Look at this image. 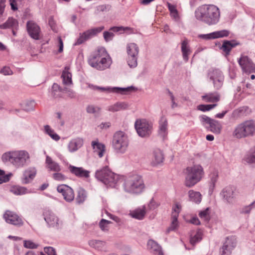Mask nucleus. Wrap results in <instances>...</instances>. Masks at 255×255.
<instances>
[{
    "label": "nucleus",
    "mask_w": 255,
    "mask_h": 255,
    "mask_svg": "<svg viewBox=\"0 0 255 255\" xmlns=\"http://www.w3.org/2000/svg\"><path fill=\"white\" fill-rule=\"evenodd\" d=\"M88 63L92 67L103 71L108 69L112 64V59L103 47H98L88 58Z\"/></svg>",
    "instance_id": "obj_1"
},
{
    "label": "nucleus",
    "mask_w": 255,
    "mask_h": 255,
    "mask_svg": "<svg viewBox=\"0 0 255 255\" xmlns=\"http://www.w3.org/2000/svg\"><path fill=\"white\" fill-rule=\"evenodd\" d=\"M196 18L208 25L216 24L220 19L219 8L213 4L203 5L198 7L195 11Z\"/></svg>",
    "instance_id": "obj_2"
},
{
    "label": "nucleus",
    "mask_w": 255,
    "mask_h": 255,
    "mask_svg": "<svg viewBox=\"0 0 255 255\" xmlns=\"http://www.w3.org/2000/svg\"><path fill=\"white\" fill-rule=\"evenodd\" d=\"M184 173V185L188 188L194 187L202 179L204 175L203 168L199 164L186 167Z\"/></svg>",
    "instance_id": "obj_3"
},
{
    "label": "nucleus",
    "mask_w": 255,
    "mask_h": 255,
    "mask_svg": "<svg viewBox=\"0 0 255 255\" xmlns=\"http://www.w3.org/2000/svg\"><path fill=\"white\" fill-rule=\"evenodd\" d=\"M1 158L3 161H9L15 167L20 168L27 165L30 156L25 150H15L4 153Z\"/></svg>",
    "instance_id": "obj_4"
},
{
    "label": "nucleus",
    "mask_w": 255,
    "mask_h": 255,
    "mask_svg": "<svg viewBox=\"0 0 255 255\" xmlns=\"http://www.w3.org/2000/svg\"><path fill=\"white\" fill-rule=\"evenodd\" d=\"M123 186L126 192L138 194L144 188V184L140 175L131 173L126 177Z\"/></svg>",
    "instance_id": "obj_5"
},
{
    "label": "nucleus",
    "mask_w": 255,
    "mask_h": 255,
    "mask_svg": "<svg viewBox=\"0 0 255 255\" xmlns=\"http://www.w3.org/2000/svg\"><path fill=\"white\" fill-rule=\"evenodd\" d=\"M95 176L98 180L111 187H116L120 179V176L112 172L107 166L97 170Z\"/></svg>",
    "instance_id": "obj_6"
},
{
    "label": "nucleus",
    "mask_w": 255,
    "mask_h": 255,
    "mask_svg": "<svg viewBox=\"0 0 255 255\" xmlns=\"http://www.w3.org/2000/svg\"><path fill=\"white\" fill-rule=\"evenodd\" d=\"M129 145L128 135L122 131H116L113 135L112 146L115 152L124 154L126 152Z\"/></svg>",
    "instance_id": "obj_7"
},
{
    "label": "nucleus",
    "mask_w": 255,
    "mask_h": 255,
    "mask_svg": "<svg viewBox=\"0 0 255 255\" xmlns=\"http://www.w3.org/2000/svg\"><path fill=\"white\" fill-rule=\"evenodd\" d=\"M134 126L138 134L141 137H147L151 133L152 126L145 119L137 120Z\"/></svg>",
    "instance_id": "obj_8"
},
{
    "label": "nucleus",
    "mask_w": 255,
    "mask_h": 255,
    "mask_svg": "<svg viewBox=\"0 0 255 255\" xmlns=\"http://www.w3.org/2000/svg\"><path fill=\"white\" fill-rule=\"evenodd\" d=\"M238 62L243 72L255 73V64L247 55L242 54Z\"/></svg>",
    "instance_id": "obj_9"
},
{
    "label": "nucleus",
    "mask_w": 255,
    "mask_h": 255,
    "mask_svg": "<svg viewBox=\"0 0 255 255\" xmlns=\"http://www.w3.org/2000/svg\"><path fill=\"white\" fill-rule=\"evenodd\" d=\"M104 28L105 27L104 26H101L97 27H94L89 29L82 33H80L79 37L77 39L74 45H79L82 44L85 41L97 35L104 29Z\"/></svg>",
    "instance_id": "obj_10"
},
{
    "label": "nucleus",
    "mask_w": 255,
    "mask_h": 255,
    "mask_svg": "<svg viewBox=\"0 0 255 255\" xmlns=\"http://www.w3.org/2000/svg\"><path fill=\"white\" fill-rule=\"evenodd\" d=\"M104 28L105 27L104 26H101L97 27H94L89 29L82 33H80L79 37L77 39L74 45H79L82 44L85 41L97 35L104 29Z\"/></svg>",
    "instance_id": "obj_11"
},
{
    "label": "nucleus",
    "mask_w": 255,
    "mask_h": 255,
    "mask_svg": "<svg viewBox=\"0 0 255 255\" xmlns=\"http://www.w3.org/2000/svg\"><path fill=\"white\" fill-rule=\"evenodd\" d=\"M208 76L213 81L214 87L220 89L223 83L224 76L221 71L218 69H212L209 71Z\"/></svg>",
    "instance_id": "obj_12"
},
{
    "label": "nucleus",
    "mask_w": 255,
    "mask_h": 255,
    "mask_svg": "<svg viewBox=\"0 0 255 255\" xmlns=\"http://www.w3.org/2000/svg\"><path fill=\"white\" fill-rule=\"evenodd\" d=\"M220 195L225 202L233 204L236 199V190L231 186L226 187L221 191Z\"/></svg>",
    "instance_id": "obj_13"
},
{
    "label": "nucleus",
    "mask_w": 255,
    "mask_h": 255,
    "mask_svg": "<svg viewBox=\"0 0 255 255\" xmlns=\"http://www.w3.org/2000/svg\"><path fill=\"white\" fill-rule=\"evenodd\" d=\"M44 219L49 227L58 228L60 224L59 218L56 215L49 210L43 213Z\"/></svg>",
    "instance_id": "obj_14"
},
{
    "label": "nucleus",
    "mask_w": 255,
    "mask_h": 255,
    "mask_svg": "<svg viewBox=\"0 0 255 255\" xmlns=\"http://www.w3.org/2000/svg\"><path fill=\"white\" fill-rule=\"evenodd\" d=\"M57 190L62 195L63 198L66 201L70 202L74 200V191L68 185L65 184L60 185L57 186Z\"/></svg>",
    "instance_id": "obj_15"
},
{
    "label": "nucleus",
    "mask_w": 255,
    "mask_h": 255,
    "mask_svg": "<svg viewBox=\"0 0 255 255\" xmlns=\"http://www.w3.org/2000/svg\"><path fill=\"white\" fill-rule=\"evenodd\" d=\"M6 222L13 225L20 226L23 225L21 219L15 213L6 211L3 215Z\"/></svg>",
    "instance_id": "obj_16"
},
{
    "label": "nucleus",
    "mask_w": 255,
    "mask_h": 255,
    "mask_svg": "<svg viewBox=\"0 0 255 255\" xmlns=\"http://www.w3.org/2000/svg\"><path fill=\"white\" fill-rule=\"evenodd\" d=\"M27 30L31 38L35 40L40 39V28L35 23L31 21L27 22Z\"/></svg>",
    "instance_id": "obj_17"
},
{
    "label": "nucleus",
    "mask_w": 255,
    "mask_h": 255,
    "mask_svg": "<svg viewBox=\"0 0 255 255\" xmlns=\"http://www.w3.org/2000/svg\"><path fill=\"white\" fill-rule=\"evenodd\" d=\"M235 246V240L232 238H227L225 243L221 249V255H230Z\"/></svg>",
    "instance_id": "obj_18"
},
{
    "label": "nucleus",
    "mask_w": 255,
    "mask_h": 255,
    "mask_svg": "<svg viewBox=\"0 0 255 255\" xmlns=\"http://www.w3.org/2000/svg\"><path fill=\"white\" fill-rule=\"evenodd\" d=\"M158 133L163 139L165 138L168 134V122L164 116H162L159 121Z\"/></svg>",
    "instance_id": "obj_19"
},
{
    "label": "nucleus",
    "mask_w": 255,
    "mask_h": 255,
    "mask_svg": "<svg viewBox=\"0 0 255 255\" xmlns=\"http://www.w3.org/2000/svg\"><path fill=\"white\" fill-rule=\"evenodd\" d=\"M68 169L71 173L79 178H88L90 176V172L84 169L83 167H78L70 165Z\"/></svg>",
    "instance_id": "obj_20"
},
{
    "label": "nucleus",
    "mask_w": 255,
    "mask_h": 255,
    "mask_svg": "<svg viewBox=\"0 0 255 255\" xmlns=\"http://www.w3.org/2000/svg\"><path fill=\"white\" fill-rule=\"evenodd\" d=\"M89 87L93 90H99L103 92H116L123 93L124 92L129 91L130 89L133 88V87H128L127 88H118L115 87L112 89L110 88H105L100 87L97 86H94L93 85H89Z\"/></svg>",
    "instance_id": "obj_21"
},
{
    "label": "nucleus",
    "mask_w": 255,
    "mask_h": 255,
    "mask_svg": "<svg viewBox=\"0 0 255 255\" xmlns=\"http://www.w3.org/2000/svg\"><path fill=\"white\" fill-rule=\"evenodd\" d=\"M240 124L243 127V132L246 137L255 134V124L253 121H246Z\"/></svg>",
    "instance_id": "obj_22"
},
{
    "label": "nucleus",
    "mask_w": 255,
    "mask_h": 255,
    "mask_svg": "<svg viewBox=\"0 0 255 255\" xmlns=\"http://www.w3.org/2000/svg\"><path fill=\"white\" fill-rule=\"evenodd\" d=\"M240 44V43L239 42L235 40H224L223 42L222 46L220 48V49L225 52V56H227L230 54V53L232 48L238 45H239Z\"/></svg>",
    "instance_id": "obj_23"
},
{
    "label": "nucleus",
    "mask_w": 255,
    "mask_h": 255,
    "mask_svg": "<svg viewBox=\"0 0 255 255\" xmlns=\"http://www.w3.org/2000/svg\"><path fill=\"white\" fill-rule=\"evenodd\" d=\"M128 29V27H124L123 26L112 27L109 29V30L111 31H106L104 32V33H103L104 38L106 42H109L110 41H111L114 36V34L113 32H120L121 31H125Z\"/></svg>",
    "instance_id": "obj_24"
},
{
    "label": "nucleus",
    "mask_w": 255,
    "mask_h": 255,
    "mask_svg": "<svg viewBox=\"0 0 255 255\" xmlns=\"http://www.w3.org/2000/svg\"><path fill=\"white\" fill-rule=\"evenodd\" d=\"M146 213L145 206L138 207L129 211V215L132 218L139 220H143Z\"/></svg>",
    "instance_id": "obj_25"
},
{
    "label": "nucleus",
    "mask_w": 255,
    "mask_h": 255,
    "mask_svg": "<svg viewBox=\"0 0 255 255\" xmlns=\"http://www.w3.org/2000/svg\"><path fill=\"white\" fill-rule=\"evenodd\" d=\"M181 50L183 60L187 62L189 59V55L191 53L192 51L189 44V40L186 38H184L181 41Z\"/></svg>",
    "instance_id": "obj_26"
},
{
    "label": "nucleus",
    "mask_w": 255,
    "mask_h": 255,
    "mask_svg": "<svg viewBox=\"0 0 255 255\" xmlns=\"http://www.w3.org/2000/svg\"><path fill=\"white\" fill-rule=\"evenodd\" d=\"M147 247L150 252L154 255H163L161 247L154 241L150 240L147 243Z\"/></svg>",
    "instance_id": "obj_27"
},
{
    "label": "nucleus",
    "mask_w": 255,
    "mask_h": 255,
    "mask_svg": "<svg viewBox=\"0 0 255 255\" xmlns=\"http://www.w3.org/2000/svg\"><path fill=\"white\" fill-rule=\"evenodd\" d=\"M83 140L81 138H77L71 140L68 143V150L71 152L77 151L82 146Z\"/></svg>",
    "instance_id": "obj_28"
},
{
    "label": "nucleus",
    "mask_w": 255,
    "mask_h": 255,
    "mask_svg": "<svg viewBox=\"0 0 255 255\" xmlns=\"http://www.w3.org/2000/svg\"><path fill=\"white\" fill-rule=\"evenodd\" d=\"M18 26L17 20L12 17H9L4 23L0 25V29H15L17 28Z\"/></svg>",
    "instance_id": "obj_29"
},
{
    "label": "nucleus",
    "mask_w": 255,
    "mask_h": 255,
    "mask_svg": "<svg viewBox=\"0 0 255 255\" xmlns=\"http://www.w3.org/2000/svg\"><path fill=\"white\" fill-rule=\"evenodd\" d=\"M164 160L163 154L161 150L155 149L152 154V164L154 166L157 165L163 162Z\"/></svg>",
    "instance_id": "obj_30"
},
{
    "label": "nucleus",
    "mask_w": 255,
    "mask_h": 255,
    "mask_svg": "<svg viewBox=\"0 0 255 255\" xmlns=\"http://www.w3.org/2000/svg\"><path fill=\"white\" fill-rule=\"evenodd\" d=\"M45 163L46 168L49 170L55 172L61 171V167L59 164L54 161L48 155H47L46 157Z\"/></svg>",
    "instance_id": "obj_31"
},
{
    "label": "nucleus",
    "mask_w": 255,
    "mask_h": 255,
    "mask_svg": "<svg viewBox=\"0 0 255 255\" xmlns=\"http://www.w3.org/2000/svg\"><path fill=\"white\" fill-rule=\"evenodd\" d=\"M92 146L94 149V152L97 154L99 157H102L104 155L105 151V146L104 144L99 142L98 141H93Z\"/></svg>",
    "instance_id": "obj_32"
},
{
    "label": "nucleus",
    "mask_w": 255,
    "mask_h": 255,
    "mask_svg": "<svg viewBox=\"0 0 255 255\" xmlns=\"http://www.w3.org/2000/svg\"><path fill=\"white\" fill-rule=\"evenodd\" d=\"M36 173V171L34 168L26 170L23 173V177L22 179V183L27 184L30 182L34 178Z\"/></svg>",
    "instance_id": "obj_33"
},
{
    "label": "nucleus",
    "mask_w": 255,
    "mask_h": 255,
    "mask_svg": "<svg viewBox=\"0 0 255 255\" xmlns=\"http://www.w3.org/2000/svg\"><path fill=\"white\" fill-rule=\"evenodd\" d=\"M206 128L213 133L219 134L221 132L222 125L219 121L213 120L210 126L206 127Z\"/></svg>",
    "instance_id": "obj_34"
},
{
    "label": "nucleus",
    "mask_w": 255,
    "mask_h": 255,
    "mask_svg": "<svg viewBox=\"0 0 255 255\" xmlns=\"http://www.w3.org/2000/svg\"><path fill=\"white\" fill-rule=\"evenodd\" d=\"M89 245L91 247L99 251H106L107 250L106 243L102 241L97 240H90L89 242Z\"/></svg>",
    "instance_id": "obj_35"
},
{
    "label": "nucleus",
    "mask_w": 255,
    "mask_h": 255,
    "mask_svg": "<svg viewBox=\"0 0 255 255\" xmlns=\"http://www.w3.org/2000/svg\"><path fill=\"white\" fill-rule=\"evenodd\" d=\"M202 99L206 102H217L220 99V96L217 92L209 93L203 95Z\"/></svg>",
    "instance_id": "obj_36"
},
{
    "label": "nucleus",
    "mask_w": 255,
    "mask_h": 255,
    "mask_svg": "<svg viewBox=\"0 0 255 255\" xmlns=\"http://www.w3.org/2000/svg\"><path fill=\"white\" fill-rule=\"evenodd\" d=\"M127 55L138 56L139 48L135 43H128L126 46Z\"/></svg>",
    "instance_id": "obj_37"
},
{
    "label": "nucleus",
    "mask_w": 255,
    "mask_h": 255,
    "mask_svg": "<svg viewBox=\"0 0 255 255\" xmlns=\"http://www.w3.org/2000/svg\"><path fill=\"white\" fill-rule=\"evenodd\" d=\"M128 105L125 102H117L115 104L110 106L108 110L110 112H116L121 110H126L128 108Z\"/></svg>",
    "instance_id": "obj_38"
},
{
    "label": "nucleus",
    "mask_w": 255,
    "mask_h": 255,
    "mask_svg": "<svg viewBox=\"0 0 255 255\" xmlns=\"http://www.w3.org/2000/svg\"><path fill=\"white\" fill-rule=\"evenodd\" d=\"M188 196L191 201L199 204L202 200V195L199 192L190 190L188 191Z\"/></svg>",
    "instance_id": "obj_39"
},
{
    "label": "nucleus",
    "mask_w": 255,
    "mask_h": 255,
    "mask_svg": "<svg viewBox=\"0 0 255 255\" xmlns=\"http://www.w3.org/2000/svg\"><path fill=\"white\" fill-rule=\"evenodd\" d=\"M232 135L234 138L238 139L246 137L243 132V127L241 124H239L235 128Z\"/></svg>",
    "instance_id": "obj_40"
},
{
    "label": "nucleus",
    "mask_w": 255,
    "mask_h": 255,
    "mask_svg": "<svg viewBox=\"0 0 255 255\" xmlns=\"http://www.w3.org/2000/svg\"><path fill=\"white\" fill-rule=\"evenodd\" d=\"M202 238V232L200 230L197 231L195 233H193L190 236V243L194 245L197 243L200 242Z\"/></svg>",
    "instance_id": "obj_41"
},
{
    "label": "nucleus",
    "mask_w": 255,
    "mask_h": 255,
    "mask_svg": "<svg viewBox=\"0 0 255 255\" xmlns=\"http://www.w3.org/2000/svg\"><path fill=\"white\" fill-rule=\"evenodd\" d=\"M44 128L45 132L50 136L52 139L55 141H58L60 139V136L58 135L49 126L46 125Z\"/></svg>",
    "instance_id": "obj_42"
},
{
    "label": "nucleus",
    "mask_w": 255,
    "mask_h": 255,
    "mask_svg": "<svg viewBox=\"0 0 255 255\" xmlns=\"http://www.w3.org/2000/svg\"><path fill=\"white\" fill-rule=\"evenodd\" d=\"M87 197L86 191L83 188H79L76 198V201L78 204L83 203L86 200Z\"/></svg>",
    "instance_id": "obj_43"
},
{
    "label": "nucleus",
    "mask_w": 255,
    "mask_h": 255,
    "mask_svg": "<svg viewBox=\"0 0 255 255\" xmlns=\"http://www.w3.org/2000/svg\"><path fill=\"white\" fill-rule=\"evenodd\" d=\"M209 176L210 178L209 189L213 190L218 179V172L217 171L214 170L211 173Z\"/></svg>",
    "instance_id": "obj_44"
},
{
    "label": "nucleus",
    "mask_w": 255,
    "mask_h": 255,
    "mask_svg": "<svg viewBox=\"0 0 255 255\" xmlns=\"http://www.w3.org/2000/svg\"><path fill=\"white\" fill-rule=\"evenodd\" d=\"M138 57L135 55H127V62L130 68H134L137 66Z\"/></svg>",
    "instance_id": "obj_45"
},
{
    "label": "nucleus",
    "mask_w": 255,
    "mask_h": 255,
    "mask_svg": "<svg viewBox=\"0 0 255 255\" xmlns=\"http://www.w3.org/2000/svg\"><path fill=\"white\" fill-rule=\"evenodd\" d=\"M10 191L16 195H21L27 193L26 188L18 186H14L11 187Z\"/></svg>",
    "instance_id": "obj_46"
},
{
    "label": "nucleus",
    "mask_w": 255,
    "mask_h": 255,
    "mask_svg": "<svg viewBox=\"0 0 255 255\" xmlns=\"http://www.w3.org/2000/svg\"><path fill=\"white\" fill-rule=\"evenodd\" d=\"M244 160L250 164L255 163V147L245 156Z\"/></svg>",
    "instance_id": "obj_47"
},
{
    "label": "nucleus",
    "mask_w": 255,
    "mask_h": 255,
    "mask_svg": "<svg viewBox=\"0 0 255 255\" xmlns=\"http://www.w3.org/2000/svg\"><path fill=\"white\" fill-rule=\"evenodd\" d=\"M62 90L60 86L56 83H54L51 89V95L54 98H58L61 96Z\"/></svg>",
    "instance_id": "obj_48"
},
{
    "label": "nucleus",
    "mask_w": 255,
    "mask_h": 255,
    "mask_svg": "<svg viewBox=\"0 0 255 255\" xmlns=\"http://www.w3.org/2000/svg\"><path fill=\"white\" fill-rule=\"evenodd\" d=\"M178 218L176 215L171 217V224L166 230V233H168L170 231H175L178 227Z\"/></svg>",
    "instance_id": "obj_49"
},
{
    "label": "nucleus",
    "mask_w": 255,
    "mask_h": 255,
    "mask_svg": "<svg viewBox=\"0 0 255 255\" xmlns=\"http://www.w3.org/2000/svg\"><path fill=\"white\" fill-rule=\"evenodd\" d=\"M64 84L69 85L72 84V75L67 70H65L62 74Z\"/></svg>",
    "instance_id": "obj_50"
},
{
    "label": "nucleus",
    "mask_w": 255,
    "mask_h": 255,
    "mask_svg": "<svg viewBox=\"0 0 255 255\" xmlns=\"http://www.w3.org/2000/svg\"><path fill=\"white\" fill-rule=\"evenodd\" d=\"M110 8L111 6L109 4L99 5L95 7V13L98 14L101 12H107Z\"/></svg>",
    "instance_id": "obj_51"
},
{
    "label": "nucleus",
    "mask_w": 255,
    "mask_h": 255,
    "mask_svg": "<svg viewBox=\"0 0 255 255\" xmlns=\"http://www.w3.org/2000/svg\"><path fill=\"white\" fill-rule=\"evenodd\" d=\"M199 119L202 125L206 127L210 126L211 122L214 119L210 118V117L206 115H201L199 117Z\"/></svg>",
    "instance_id": "obj_52"
},
{
    "label": "nucleus",
    "mask_w": 255,
    "mask_h": 255,
    "mask_svg": "<svg viewBox=\"0 0 255 255\" xmlns=\"http://www.w3.org/2000/svg\"><path fill=\"white\" fill-rule=\"evenodd\" d=\"M230 32L229 30L224 29L220 31H217L214 32V38H219L227 37L229 35Z\"/></svg>",
    "instance_id": "obj_53"
},
{
    "label": "nucleus",
    "mask_w": 255,
    "mask_h": 255,
    "mask_svg": "<svg viewBox=\"0 0 255 255\" xmlns=\"http://www.w3.org/2000/svg\"><path fill=\"white\" fill-rule=\"evenodd\" d=\"M254 208H255V200L250 205L243 207L241 209L240 213L244 214H249Z\"/></svg>",
    "instance_id": "obj_54"
},
{
    "label": "nucleus",
    "mask_w": 255,
    "mask_h": 255,
    "mask_svg": "<svg viewBox=\"0 0 255 255\" xmlns=\"http://www.w3.org/2000/svg\"><path fill=\"white\" fill-rule=\"evenodd\" d=\"M199 216L201 219L208 221L210 220L209 208H207L205 210L201 211L199 213Z\"/></svg>",
    "instance_id": "obj_55"
},
{
    "label": "nucleus",
    "mask_w": 255,
    "mask_h": 255,
    "mask_svg": "<svg viewBox=\"0 0 255 255\" xmlns=\"http://www.w3.org/2000/svg\"><path fill=\"white\" fill-rule=\"evenodd\" d=\"M217 105V104L199 105L197 107V109L202 112L209 111L216 107Z\"/></svg>",
    "instance_id": "obj_56"
},
{
    "label": "nucleus",
    "mask_w": 255,
    "mask_h": 255,
    "mask_svg": "<svg viewBox=\"0 0 255 255\" xmlns=\"http://www.w3.org/2000/svg\"><path fill=\"white\" fill-rule=\"evenodd\" d=\"M111 223L110 221L102 219L99 223V227L103 231H107L109 230V225Z\"/></svg>",
    "instance_id": "obj_57"
},
{
    "label": "nucleus",
    "mask_w": 255,
    "mask_h": 255,
    "mask_svg": "<svg viewBox=\"0 0 255 255\" xmlns=\"http://www.w3.org/2000/svg\"><path fill=\"white\" fill-rule=\"evenodd\" d=\"M101 109L98 107H95L93 105H89L86 108L87 113L89 114H96L99 113L100 112Z\"/></svg>",
    "instance_id": "obj_58"
},
{
    "label": "nucleus",
    "mask_w": 255,
    "mask_h": 255,
    "mask_svg": "<svg viewBox=\"0 0 255 255\" xmlns=\"http://www.w3.org/2000/svg\"><path fill=\"white\" fill-rule=\"evenodd\" d=\"M167 5L172 16L175 18L177 17L178 16V12L175 6L168 2L167 3Z\"/></svg>",
    "instance_id": "obj_59"
},
{
    "label": "nucleus",
    "mask_w": 255,
    "mask_h": 255,
    "mask_svg": "<svg viewBox=\"0 0 255 255\" xmlns=\"http://www.w3.org/2000/svg\"><path fill=\"white\" fill-rule=\"evenodd\" d=\"M23 246L27 249H36L38 246V245L30 240L24 241Z\"/></svg>",
    "instance_id": "obj_60"
},
{
    "label": "nucleus",
    "mask_w": 255,
    "mask_h": 255,
    "mask_svg": "<svg viewBox=\"0 0 255 255\" xmlns=\"http://www.w3.org/2000/svg\"><path fill=\"white\" fill-rule=\"evenodd\" d=\"M35 106V103L34 101H27L24 107V110L27 111H31L34 109V107Z\"/></svg>",
    "instance_id": "obj_61"
},
{
    "label": "nucleus",
    "mask_w": 255,
    "mask_h": 255,
    "mask_svg": "<svg viewBox=\"0 0 255 255\" xmlns=\"http://www.w3.org/2000/svg\"><path fill=\"white\" fill-rule=\"evenodd\" d=\"M9 180V175H5L4 171L0 169V184L7 182Z\"/></svg>",
    "instance_id": "obj_62"
},
{
    "label": "nucleus",
    "mask_w": 255,
    "mask_h": 255,
    "mask_svg": "<svg viewBox=\"0 0 255 255\" xmlns=\"http://www.w3.org/2000/svg\"><path fill=\"white\" fill-rule=\"evenodd\" d=\"M53 178L57 181H64L66 179L65 176L61 173H55L53 174Z\"/></svg>",
    "instance_id": "obj_63"
},
{
    "label": "nucleus",
    "mask_w": 255,
    "mask_h": 255,
    "mask_svg": "<svg viewBox=\"0 0 255 255\" xmlns=\"http://www.w3.org/2000/svg\"><path fill=\"white\" fill-rule=\"evenodd\" d=\"M44 251L48 255H56L54 249L51 247H45Z\"/></svg>",
    "instance_id": "obj_64"
}]
</instances>
